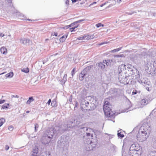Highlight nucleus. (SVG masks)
Instances as JSON below:
<instances>
[{"instance_id":"2eb2a0df","label":"nucleus","mask_w":156,"mask_h":156,"mask_svg":"<svg viewBox=\"0 0 156 156\" xmlns=\"http://www.w3.org/2000/svg\"><path fill=\"white\" fill-rule=\"evenodd\" d=\"M103 62H100L98 63V66L101 69H104L105 67V65H104Z\"/></svg>"},{"instance_id":"58836bf2","label":"nucleus","mask_w":156,"mask_h":156,"mask_svg":"<svg viewBox=\"0 0 156 156\" xmlns=\"http://www.w3.org/2000/svg\"><path fill=\"white\" fill-rule=\"evenodd\" d=\"M5 36L4 34L2 33H0V37H3Z\"/></svg>"},{"instance_id":"39448f33","label":"nucleus","mask_w":156,"mask_h":156,"mask_svg":"<svg viewBox=\"0 0 156 156\" xmlns=\"http://www.w3.org/2000/svg\"><path fill=\"white\" fill-rule=\"evenodd\" d=\"M89 103L84 99H82L80 101L81 109L82 111L90 110Z\"/></svg>"},{"instance_id":"9d476101","label":"nucleus","mask_w":156,"mask_h":156,"mask_svg":"<svg viewBox=\"0 0 156 156\" xmlns=\"http://www.w3.org/2000/svg\"><path fill=\"white\" fill-rule=\"evenodd\" d=\"M149 100L147 99H143L141 101V103L144 105H146L149 103Z\"/></svg>"},{"instance_id":"f3484780","label":"nucleus","mask_w":156,"mask_h":156,"mask_svg":"<svg viewBox=\"0 0 156 156\" xmlns=\"http://www.w3.org/2000/svg\"><path fill=\"white\" fill-rule=\"evenodd\" d=\"M84 76L83 75L82 73H80L79 74V79L80 80H83L84 79Z\"/></svg>"},{"instance_id":"a211bd4d","label":"nucleus","mask_w":156,"mask_h":156,"mask_svg":"<svg viewBox=\"0 0 156 156\" xmlns=\"http://www.w3.org/2000/svg\"><path fill=\"white\" fill-rule=\"evenodd\" d=\"M87 70L86 69H84L83 70H82L81 72V73L83 74V76H86L87 74Z\"/></svg>"},{"instance_id":"72a5a7b5","label":"nucleus","mask_w":156,"mask_h":156,"mask_svg":"<svg viewBox=\"0 0 156 156\" xmlns=\"http://www.w3.org/2000/svg\"><path fill=\"white\" fill-rule=\"evenodd\" d=\"M150 156H156V152L151 153Z\"/></svg>"},{"instance_id":"8fccbe9b","label":"nucleus","mask_w":156,"mask_h":156,"mask_svg":"<svg viewBox=\"0 0 156 156\" xmlns=\"http://www.w3.org/2000/svg\"><path fill=\"white\" fill-rule=\"evenodd\" d=\"M123 66L124 67L125 66V65H124V64H122L121 65V66Z\"/></svg>"},{"instance_id":"2f4dec72","label":"nucleus","mask_w":156,"mask_h":156,"mask_svg":"<svg viewBox=\"0 0 156 156\" xmlns=\"http://www.w3.org/2000/svg\"><path fill=\"white\" fill-rule=\"evenodd\" d=\"M51 36H55V37H57L58 36V33L57 32H54L53 33H52L51 34Z\"/></svg>"},{"instance_id":"dca6fc26","label":"nucleus","mask_w":156,"mask_h":156,"mask_svg":"<svg viewBox=\"0 0 156 156\" xmlns=\"http://www.w3.org/2000/svg\"><path fill=\"white\" fill-rule=\"evenodd\" d=\"M51 105L53 107H56L57 105L56 101L53 100L51 102Z\"/></svg>"},{"instance_id":"7ed1b4c3","label":"nucleus","mask_w":156,"mask_h":156,"mask_svg":"<svg viewBox=\"0 0 156 156\" xmlns=\"http://www.w3.org/2000/svg\"><path fill=\"white\" fill-rule=\"evenodd\" d=\"M135 147H130L129 153L131 156H140L142 153V151L141 149L139 148L138 150L136 149Z\"/></svg>"},{"instance_id":"4468645a","label":"nucleus","mask_w":156,"mask_h":156,"mask_svg":"<svg viewBox=\"0 0 156 156\" xmlns=\"http://www.w3.org/2000/svg\"><path fill=\"white\" fill-rule=\"evenodd\" d=\"M13 72H10L9 73L7 74L5 76L6 77L11 78L13 76Z\"/></svg>"},{"instance_id":"7c9ffc66","label":"nucleus","mask_w":156,"mask_h":156,"mask_svg":"<svg viewBox=\"0 0 156 156\" xmlns=\"http://www.w3.org/2000/svg\"><path fill=\"white\" fill-rule=\"evenodd\" d=\"M109 43V42H104L99 44V45H101L104 44H107Z\"/></svg>"},{"instance_id":"c9c22d12","label":"nucleus","mask_w":156,"mask_h":156,"mask_svg":"<svg viewBox=\"0 0 156 156\" xmlns=\"http://www.w3.org/2000/svg\"><path fill=\"white\" fill-rule=\"evenodd\" d=\"M67 77V74H65L64 75L63 79H65V81H66V80Z\"/></svg>"},{"instance_id":"f03ea898","label":"nucleus","mask_w":156,"mask_h":156,"mask_svg":"<svg viewBox=\"0 0 156 156\" xmlns=\"http://www.w3.org/2000/svg\"><path fill=\"white\" fill-rule=\"evenodd\" d=\"M147 128L144 126H141L137 135V140L140 141H145L148 136L147 133Z\"/></svg>"},{"instance_id":"9b49d317","label":"nucleus","mask_w":156,"mask_h":156,"mask_svg":"<svg viewBox=\"0 0 156 156\" xmlns=\"http://www.w3.org/2000/svg\"><path fill=\"white\" fill-rule=\"evenodd\" d=\"M34 100L32 97H29L28 100L26 102V104L28 105H29L30 103Z\"/></svg>"},{"instance_id":"e433bc0d","label":"nucleus","mask_w":156,"mask_h":156,"mask_svg":"<svg viewBox=\"0 0 156 156\" xmlns=\"http://www.w3.org/2000/svg\"><path fill=\"white\" fill-rule=\"evenodd\" d=\"M137 93V91L136 90H135V91H133L132 92V94L133 95H134L136 94Z\"/></svg>"},{"instance_id":"aec40b11","label":"nucleus","mask_w":156,"mask_h":156,"mask_svg":"<svg viewBox=\"0 0 156 156\" xmlns=\"http://www.w3.org/2000/svg\"><path fill=\"white\" fill-rule=\"evenodd\" d=\"M9 106V104H4L2 106V108L3 109H5L7 108H8V107Z\"/></svg>"},{"instance_id":"423d86ee","label":"nucleus","mask_w":156,"mask_h":156,"mask_svg":"<svg viewBox=\"0 0 156 156\" xmlns=\"http://www.w3.org/2000/svg\"><path fill=\"white\" fill-rule=\"evenodd\" d=\"M87 130V131H88L89 132H87L86 133V135L84 136V137L88 139H89V137H93V133L94 132L93 130L90 128H88Z\"/></svg>"},{"instance_id":"f257e3e1","label":"nucleus","mask_w":156,"mask_h":156,"mask_svg":"<svg viewBox=\"0 0 156 156\" xmlns=\"http://www.w3.org/2000/svg\"><path fill=\"white\" fill-rule=\"evenodd\" d=\"M109 98H105L104 101L103 108L105 115L108 117H112L114 115L115 113L110 108L111 104Z\"/></svg>"},{"instance_id":"f8f14e48","label":"nucleus","mask_w":156,"mask_h":156,"mask_svg":"<svg viewBox=\"0 0 156 156\" xmlns=\"http://www.w3.org/2000/svg\"><path fill=\"white\" fill-rule=\"evenodd\" d=\"M86 38H85L87 40H89L90 39H93L94 37V36L93 35H85Z\"/></svg>"},{"instance_id":"393cba45","label":"nucleus","mask_w":156,"mask_h":156,"mask_svg":"<svg viewBox=\"0 0 156 156\" xmlns=\"http://www.w3.org/2000/svg\"><path fill=\"white\" fill-rule=\"evenodd\" d=\"M86 38L85 35H83V36L77 38V39L78 40H82L85 39Z\"/></svg>"},{"instance_id":"1a4fd4ad","label":"nucleus","mask_w":156,"mask_h":156,"mask_svg":"<svg viewBox=\"0 0 156 156\" xmlns=\"http://www.w3.org/2000/svg\"><path fill=\"white\" fill-rule=\"evenodd\" d=\"M1 51L3 54H6L7 53V49L4 47H2L1 48Z\"/></svg>"},{"instance_id":"603ef678","label":"nucleus","mask_w":156,"mask_h":156,"mask_svg":"<svg viewBox=\"0 0 156 156\" xmlns=\"http://www.w3.org/2000/svg\"><path fill=\"white\" fill-rule=\"evenodd\" d=\"M48 40V39H45L46 41Z\"/></svg>"},{"instance_id":"cd10ccee","label":"nucleus","mask_w":156,"mask_h":156,"mask_svg":"<svg viewBox=\"0 0 156 156\" xmlns=\"http://www.w3.org/2000/svg\"><path fill=\"white\" fill-rule=\"evenodd\" d=\"M122 48V47H120V48H118L115 49L113 50V51H114V52L118 51H120V50H121V49Z\"/></svg>"},{"instance_id":"a19ab883","label":"nucleus","mask_w":156,"mask_h":156,"mask_svg":"<svg viewBox=\"0 0 156 156\" xmlns=\"http://www.w3.org/2000/svg\"><path fill=\"white\" fill-rule=\"evenodd\" d=\"M51 102V100L50 99H49L48 101L47 104H48V105H50V103Z\"/></svg>"},{"instance_id":"5701e85b","label":"nucleus","mask_w":156,"mask_h":156,"mask_svg":"<svg viewBox=\"0 0 156 156\" xmlns=\"http://www.w3.org/2000/svg\"><path fill=\"white\" fill-rule=\"evenodd\" d=\"M118 137L120 138H122L124 136L123 134H122L121 132H119V131H118Z\"/></svg>"},{"instance_id":"a878e982","label":"nucleus","mask_w":156,"mask_h":156,"mask_svg":"<svg viewBox=\"0 0 156 156\" xmlns=\"http://www.w3.org/2000/svg\"><path fill=\"white\" fill-rule=\"evenodd\" d=\"M124 57L125 56L124 55L121 54L120 55H116L114 56L115 58H119V57Z\"/></svg>"},{"instance_id":"ea45409f","label":"nucleus","mask_w":156,"mask_h":156,"mask_svg":"<svg viewBox=\"0 0 156 156\" xmlns=\"http://www.w3.org/2000/svg\"><path fill=\"white\" fill-rule=\"evenodd\" d=\"M5 101V100H0V104H2Z\"/></svg>"},{"instance_id":"4be33fe9","label":"nucleus","mask_w":156,"mask_h":156,"mask_svg":"<svg viewBox=\"0 0 156 156\" xmlns=\"http://www.w3.org/2000/svg\"><path fill=\"white\" fill-rule=\"evenodd\" d=\"M93 65H90V66H89L87 67L84 69H86L87 70V71H89L91 69L92 67H93Z\"/></svg>"},{"instance_id":"20e7f679","label":"nucleus","mask_w":156,"mask_h":156,"mask_svg":"<svg viewBox=\"0 0 156 156\" xmlns=\"http://www.w3.org/2000/svg\"><path fill=\"white\" fill-rule=\"evenodd\" d=\"M84 20H79L75 22L74 23H71L70 25H67L64 27H63V28H66V29L69 28L70 27H71L69 28V31L71 32H73L74 31H75V29L77 28L79 26V25L78 24H77V23H79L82 21Z\"/></svg>"},{"instance_id":"c03bdc74","label":"nucleus","mask_w":156,"mask_h":156,"mask_svg":"<svg viewBox=\"0 0 156 156\" xmlns=\"http://www.w3.org/2000/svg\"><path fill=\"white\" fill-rule=\"evenodd\" d=\"M97 3V2H95L92 3L90 5V6H91V5H93V4H96Z\"/></svg>"},{"instance_id":"b1692460","label":"nucleus","mask_w":156,"mask_h":156,"mask_svg":"<svg viewBox=\"0 0 156 156\" xmlns=\"http://www.w3.org/2000/svg\"><path fill=\"white\" fill-rule=\"evenodd\" d=\"M23 72H24L26 73H28L29 72V69L28 68H24L22 69Z\"/></svg>"},{"instance_id":"3c124183","label":"nucleus","mask_w":156,"mask_h":156,"mask_svg":"<svg viewBox=\"0 0 156 156\" xmlns=\"http://www.w3.org/2000/svg\"><path fill=\"white\" fill-rule=\"evenodd\" d=\"M69 101H70V102H72V98H71L70 100H69Z\"/></svg>"},{"instance_id":"4c0bfd02","label":"nucleus","mask_w":156,"mask_h":156,"mask_svg":"<svg viewBox=\"0 0 156 156\" xmlns=\"http://www.w3.org/2000/svg\"><path fill=\"white\" fill-rule=\"evenodd\" d=\"M69 0H66L65 1V3L67 5H68L69 4Z\"/></svg>"},{"instance_id":"f704fd0d","label":"nucleus","mask_w":156,"mask_h":156,"mask_svg":"<svg viewBox=\"0 0 156 156\" xmlns=\"http://www.w3.org/2000/svg\"><path fill=\"white\" fill-rule=\"evenodd\" d=\"M72 3H74L76 2L77 1H81V0H71Z\"/></svg>"},{"instance_id":"ddd939ff","label":"nucleus","mask_w":156,"mask_h":156,"mask_svg":"<svg viewBox=\"0 0 156 156\" xmlns=\"http://www.w3.org/2000/svg\"><path fill=\"white\" fill-rule=\"evenodd\" d=\"M103 62L104 63H105L107 66H108L109 65H110L111 64L110 61L109 59H108L107 60H104L103 61Z\"/></svg>"},{"instance_id":"a18cd8bd","label":"nucleus","mask_w":156,"mask_h":156,"mask_svg":"<svg viewBox=\"0 0 156 156\" xmlns=\"http://www.w3.org/2000/svg\"><path fill=\"white\" fill-rule=\"evenodd\" d=\"M13 129V127H12L11 126L9 127V129Z\"/></svg>"},{"instance_id":"bb28decb","label":"nucleus","mask_w":156,"mask_h":156,"mask_svg":"<svg viewBox=\"0 0 156 156\" xmlns=\"http://www.w3.org/2000/svg\"><path fill=\"white\" fill-rule=\"evenodd\" d=\"M96 26L97 27H104V25L101 23H98L96 25Z\"/></svg>"},{"instance_id":"c756f323","label":"nucleus","mask_w":156,"mask_h":156,"mask_svg":"<svg viewBox=\"0 0 156 156\" xmlns=\"http://www.w3.org/2000/svg\"><path fill=\"white\" fill-rule=\"evenodd\" d=\"M39 127V125L38 124H36L35 125V131L37 132V128Z\"/></svg>"},{"instance_id":"6e6552de","label":"nucleus","mask_w":156,"mask_h":156,"mask_svg":"<svg viewBox=\"0 0 156 156\" xmlns=\"http://www.w3.org/2000/svg\"><path fill=\"white\" fill-rule=\"evenodd\" d=\"M67 36L68 34H67L63 36L62 37H61L59 39L60 42H64L67 38Z\"/></svg>"},{"instance_id":"0eeeda50","label":"nucleus","mask_w":156,"mask_h":156,"mask_svg":"<svg viewBox=\"0 0 156 156\" xmlns=\"http://www.w3.org/2000/svg\"><path fill=\"white\" fill-rule=\"evenodd\" d=\"M38 152V148L37 147H35L33 149L31 156H40L37 154Z\"/></svg>"},{"instance_id":"79ce46f5","label":"nucleus","mask_w":156,"mask_h":156,"mask_svg":"<svg viewBox=\"0 0 156 156\" xmlns=\"http://www.w3.org/2000/svg\"><path fill=\"white\" fill-rule=\"evenodd\" d=\"M78 105V103L77 102H76L75 104V107L77 108V106Z\"/></svg>"},{"instance_id":"6ab92c4d","label":"nucleus","mask_w":156,"mask_h":156,"mask_svg":"<svg viewBox=\"0 0 156 156\" xmlns=\"http://www.w3.org/2000/svg\"><path fill=\"white\" fill-rule=\"evenodd\" d=\"M87 70L86 69H84L83 70H82L81 72V73L83 74V76H86L87 74Z\"/></svg>"},{"instance_id":"412c9836","label":"nucleus","mask_w":156,"mask_h":156,"mask_svg":"<svg viewBox=\"0 0 156 156\" xmlns=\"http://www.w3.org/2000/svg\"><path fill=\"white\" fill-rule=\"evenodd\" d=\"M5 120L4 119H0V127H1L5 122Z\"/></svg>"},{"instance_id":"49530a36","label":"nucleus","mask_w":156,"mask_h":156,"mask_svg":"<svg viewBox=\"0 0 156 156\" xmlns=\"http://www.w3.org/2000/svg\"><path fill=\"white\" fill-rule=\"evenodd\" d=\"M9 148V147H6L5 148V150H8Z\"/></svg>"},{"instance_id":"c85d7f7f","label":"nucleus","mask_w":156,"mask_h":156,"mask_svg":"<svg viewBox=\"0 0 156 156\" xmlns=\"http://www.w3.org/2000/svg\"><path fill=\"white\" fill-rule=\"evenodd\" d=\"M76 68H74L73 70H72V72H71V73H72V76H73L74 75V74H75V72L76 71Z\"/></svg>"},{"instance_id":"de8ad7c7","label":"nucleus","mask_w":156,"mask_h":156,"mask_svg":"<svg viewBox=\"0 0 156 156\" xmlns=\"http://www.w3.org/2000/svg\"><path fill=\"white\" fill-rule=\"evenodd\" d=\"M121 1V0H117V1L118 2H120Z\"/></svg>"},{"instance_id":"473e14b6","label":"nucleus","mask_w":156,"mask_h":156,"mask_svg":"<svg viewBox=\"0 0 156 156\" xmlns=\"http://www.w3.org/2000/svg\"><path fill=\"white\" fill-rule=\"evenodd\" d=\"M22 20H24V19H22ZM25 20H28L29 21H35L37 20H31V19H25Z\"/></svg>"},{"instance_id":"09e8293b","label":"nucleus","mask_w":156,"mask_h":156,"mask_svg":"<svg viewBox=\"0 0 156 156\" xmlns=\"http://www.w3.org/2000/svg\"><path fill=\"white\" fill-rule=\"evenodd\" d=\"M29 112H30V111H26V113H29Z\"/></svg>"},{"instance_id":"37998d69","label":"nucleus","mask_w":156,"mask_h":156,"mask_svg":"<svg viewBox=\"0 0 156 156\" xmlns=\"http://www.w3.org/2000/svg\"><path fill=\"white\" fill-rule=\"evenodd\" d=\"M106 4V2H105V3H104V4H102L101 5H100V6H101V7H103V6H104V5H105V4Z\"/></svg>"}]
</instances>
